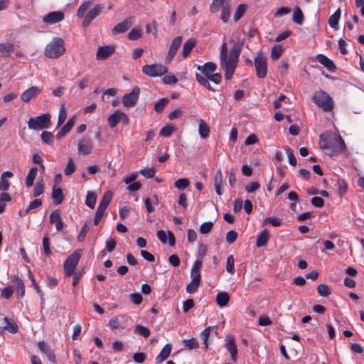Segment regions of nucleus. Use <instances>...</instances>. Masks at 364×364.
Returning <instances> with one entry per match:
<instances>
[{"mask_svg": "<svg viewBox=\"0 0 364 364\" xmlns=\"http://www.w3.org/2000/svg\"><path fill=\"white\" fill-rule=\"evenodd\" d=\"M90 1H84L77 11V16L84 18L82 22L84 27L90 26L92 21L101 13L102 6L100 4H97L85 14V12L90 9Z\"/></svg>", "mask_w": 364, "mask_h": 364, "instance_id": "nucleus-3", "label": "nucleus"}, {"mask_svg": "<svg viewBox=\"0 0 364 364\" xmlns=\"http://www.w3.org/2000/svg\"><path fill=\"white\" fill-rule=\"evenodd\" d=\"M43 252L45 255L50 257L52 254L50 249V240L48 236H45L42 241Z\"/></svg>", "mask_w": 364, "mask_h": 364, "instance_id": "nucleus-48", "label": "nucleus"}, {"mask_svg": "<svg viewBox=\"0 0 364 364\" xmlns=\"http://www.w3.org/2000/svg\"><path fill=\"white\" fill-rule=\"evenodd\" d=\"M171 351V346L170 344H166L161 349L159 354L156 356V361L158 363H162L169 356Z\"/></svg>", "mask_w": 364, "mask_h": 364, "instance_id": "nucleus-29", "label": "nucleus"}, {"mask_svg": "<svg viewBox=\"0 0 364 364\" xmlns=\"http://www.w3.org/2000/svg\"><path fill=\"white\" fill-rule=\"evenodd\" d=\"M337 185L338 194L341 197L347 191L348 185L345 181H338Z\"/></svg>", "mask_w": 364, "mask_h": 364, "instance_id": "nucleus-64", "label": "nucleus"}, {"mask_svg": "<svg viewBox=\"0 0 364 364\" xmlns=\"http://www.w3.org/2000/svg\"><path fill=\"white\" fill-rule=\"evenodd\" d=\"M129 318L125 315H118L110 318L108 326L112 331L123 330L127 326Z\"/></svg>", "mask_w": 364, "mask_h": 364, "instance_id": "nucleus-10", "label": "nucleus"}, {"mask_svg": "<svg viewBox=\"0 0 364 364\" xmlns=\"http://www.w3.org/2000/svg\"><path fill=\"white\" fill-rule=\"evenodd\" d=\"M41 138L43 141L48 145H52L53 143L54 136L53 134L48 131H43L41 134Z\"/></svg>", "mask_w": 364, "mask_h": 364, "instance_id": "nucleus-47", "label": "nucleus"}, {"mask_svg": "<svg viewBox=\"0 0 364 364\" xmlns=\"http://www.w3.org/2000/svg\"><path fill=\"white\" fill-rule=\"evenodd\" d=\"M92 140L87 137H83L77 142V152L79 154L88 155L92 152Z\"/></svg>", "mask_w": 364, "mask_h": 364, "instance_id": "nucleus-12", "label": "nucleus"}, {"mask_svg": "<svg viewBox=\"0 0 364 364\" xmlns=\"http://www.w3.org/2000/svg\"><path fill=\"white\" fill-rule=\"evenodd\" d=\"M158 201L157 196H154V200H152L149 198H146L144 199V203L146 206V209L148 213H152L154 211V208L153 206V204H156Z\"/></svg>", "mask_w": 364, "mask_h": 364, "instance_id": "nucleus-52", "label": "nucleus"}, {"mask_svg": "<svg viewBox=\"0 0 364 364\" xmlns=\"http://www.w3.org/2000/svg\"><path fill=\"white\" fill-rule=\"evenodd\" d=\"M316 60L329 71L333 72L336 70V66L333 62L326 55L318 54L316 55Z\"/></svg>", "mask_w": 364, "mask_h": 364, "instance_id": "nucleus-23", "label": "nucleus"}, {"mask_svg": "<svg viewBox=\"0 0 364 364\" xmlns=\"http://www.w3.org/2000/svg\"><path fill=\"white\" fill-rule=\"evenodd\" d=\"M75 170V166L73 163L72 158H68V164L64 169V173L66 176L71 175Z\"/></svg>", "mask_w": 364, "mask_h": 364, "instance_id": "nucleus-57", "label": "nucleus"}, {"mask_svg": "<svg viewBox=\"0 0 364 364\" xmlns=\"http://www.w3.org/2000/svg\"><path fill=\"white\" fill-rule=\"evenodd\" d=\"M42 205V200L41 199H35L31 201L27 208L25 210V214L28 213L30 211L39 208Z\"/></svg>", "mask_w": 364, "mask_h": 364, "instance_id": "nucleus-58", "label": "nucleus"}, {"mask_svg": "<svg viewBox=\"0 0 364 364\" xmlns=\"http://www.w3.org/2000/svg\"><path fill=\"white\" fill-rule=\"evenodd\" d=\"M269 237L267 230H262L257 239V246L259 247L264 246L267 243Z\"/></svg>", "mask_w": 364, "mask_h": 364, "instance_id": "nucleus-36", "label": "nucleus"}, {"mask_svg": "<svg viewBox=\"0 0 364 364\" xmlns=\"http://www.w3.org/2000/svg\"><path fill=\"white\" fill-rule=\"evenodd\" d=\"M319 146L330 156L343 153L346 149L344 140L340 135L329 132H324L320 135Z\"/></svg>", "mask_w": 364, "mask_h": 364, "instance_id": "nucleus-1", "label": "nucleus"}, {"mask_svg": "<svg viewBox=\"0 0 364 364\" xmlns=\"http://www.w3.org/2000/svg\"><path fill=\"white\" fill-rule=\"evenodd\" d=\"M121 112L120 110L117 109L108 117L107 122L111 128L115 127L120 121Z\"/></svg>", "mask_w": 364, "mask_h": 364, "instance_id": "nucleus-30", "label": "nucleus"}, {"mask_svg": "<svg viewBox=\"0 0 364 364\" xmlns=\"http://www.w3.org/2000/svg\"><path fill=\"white\" fill-rule=\"evenodd\" d=\"M230 4H226L225 7H224V8H223V9H221V20L224 23H227L230 19Z\"/></svg>", "mask_w": 364, "mask_h": 364, "instance_id": "nucleus-51", "label": "nucleus"}, {"mask_svg": "<svg viewBox=\"0 0 364 364\" xmlns=\"http://www.w3.org/2000/svg\"><path fill=\"white\" fill-rule=\"evenodd\" d=\"M97 195L95 192L88 191L86 196L85 204L90 208H94L96 203Z\"/></svg>", "mask_w": 364, "mask_h": 364, "instance_id": "nucleus-41", "label": "nucleus"}, {"mask_svg": "<svg viewBox=\"0 0 364 364\" xmlns=\"http://www.w3.org/2000/svg\"><path fill=\"white\" fill-rule=\"evenodd\" d=\"M38 348L41 352H43L46 356L48 360L51 363H55V355L50 350V346L44 341H40L38 343Z\"/></svg>", "mask_w": 364, "mask_h": 364, "instance_id": "nucleus-22", "label": "nucleus"}, {"mask_svg": "<svg viewBox=\"0 0 364 364\" xmlns=\"http://www.w3.org/2000/svg\"><path fill=\"white\" fill-rule=\"evenodd\" d=\"M51 116L48 113L30 117L27 122L29 129L38 131L48 129L50 126Z\"/></svg>", "mask_w": 364, "mask_h": 364, "instance_id": "nucleus-6", "label": "nucleus"}, {"mask_svg": "<svg viewBox=\"0 0 364 364\" xmlns=\"http://www.w3.org/2000/svg\"><path fill=\"white\" fill-rule=\"evenodd\" d=\"M183 343L188 350L198 349L199 348V344L196 338L184 339Z\"/></svg>", "mask_w": 364, "mask_h": 364, "instance_id": "nucleus-44", "label": "nucleus"}, {"mask_svg": "<svg viewBox=\"0 0 364 364\" xmlns=\"http://www.w3.org/2000/svg\"><path fill=\"white\" fill-rule=\"evenodd\" d=\"M52 198L54 200L55 204L59 205L60 204L64 198L63 193L61 188H53L52 191Z\"/></svg>", "mask_w": 364, "mask_h": 364, "instance_id": "nucleus-38", "label": "nucleus"}, {"mask_svg": "<svg viewBox=\"0 0 364 364\" xmlns=\"http://www.w3.org/2000/svg\"><path fill=\"white\" fill-rule=\"evenodd\" d=\"M182 41L183 38L181 36H177L173 40L167 53V60L169 62L171 61L173 57L175 56L178 48L181 46L182 43Z\"/></svg>", "mask_w": 364, "mask_h": 364, "instance_id": "nucleus-19", "label": "nucleus"}, {"mask_svg": "<svg viewBox=\"0 0 364 364\" xmlns=\"http://www.w3.org/2000/svg\"><path fill=\"white\" fill-rule=\"evenodd\" d=\"M228 54L227 45L225 43H223L221 46V49H220V66L224 71H225V64L224 63H225V62H228Z\"/></svg>", "mask_w": 364, "mask_h": 364, "instance_id": "nucleus-37", "label": "nucleus"}, {"mask_svg": "<svg viewBox=\"0 0 364 364\" xmlns=\"http://www.w3.org/2000/svg\"><path fill=\"white\" fill-rule=\"evenodd\" d=\"M67 118V112L65 106L63 105L59 110L57 127H59L60 125L63 124Z\"/></svg>", "mask_w": 364, "mask_h": 364, "instance_id": "nucleus-49", "label": "nucleus"}, {"mask_svg": "<svg viewBox=\"0 0 364 364\" xmlns=\"http://www.w3.org/2000/svg\"><path fill=\"white\" fill-rule=\"evenodd\" d=\"M134 331L144 338L149 337L150 335V331L148 328L143 326L141 325H136L134 328Z\"/></svg>", "mask_w": 364, "mask_h": 364, "instance_id": "nucleus-56", "label": "nucleus"}, {"mask_svg": "<svg viewBox=\"0 0 364 364\" xmlns=\"http://www.w3.org/2000/svg\"><path fill=\"white\" fill-rule=\"evenodd\" d=\"M142 72L151 77H160L167 73V68L162 64L145 65L142 67Z\"/></svg>", "mask_w": 364, "mask_h": 364, "instance_id": "nucleus-9", "label": "nucleus"}, {"mask_svg": "<svg viewBox=\"0 0 364 364\" xmlns=\"http://www.w3.org/2000/svg\"><path fill=\"white\" fill-rule=\"evenodd\" d=\"M141 36V31L138 28H133L128 34V38L131 41L139 39Z\"/></svg>", "mask_w": 364, "mask_h": 364, "instance_id": "nucleus-60", "label": "nucleus"}, {"mask_svg": "<svg viewBox=\"0 0 364 364\" xmlns=\"http://www.w3.org/2000/svg\"><path fill=\"white\" fill-rule=\"evenodd\" d=\"M65 52L64 41L55 37L45 48L44 55L50 59H57Z\"/></svg>", "mask_w": 364, "mask_h": 364, "instance_id": "nucleus-4", "label": "nucleus"}, {"mask_svg": "<svg viewBox=\"0 0 364 364\" xmlns=\"http://www.w3.org/2000/svg\"><path fill=\"white\" fill-rule=\"evenodd\" d=\"M196 69L198 71L201 72L203 75L205 77L210 76L217 69L216 64L213 62H208L202 65H196Z\"/></svg>", "mask_w": 364, "mask_h": 364, "instance_id": "nucleus-18", "label": "nucleus"}, {"mask_svg": "<svg viewBox=\"0 0 364 364\" xmlns=\"http://www.w3.org/2000/svg\"><path fill=\"white\" fill-rule=\"evenodd\" d=\"M212 332H214L215 333H217L215 326H208L202 331L200 336L203 343H205V341L208 342L210 334Z\"/></svg>", "mask_w": 364, "mask_h": 364, "instance_id": "nucleus-43", "label": "nucleus"}, {"mask_svg": "<svg viewBox=\"0 0 364 364\" xmlns=\"http://www.w3.org/2000/svg\"><path fill=\"white\" fill-rule=\"evenodd\" d=\"M231 42L234 43V45L230 50L228 62L224 63L225 77L227 80H230L232 77L239 60V56L244 45V42L242 41L234 42L233 40H231Z\"/></svg>", "mask_w": 364, "mask_h": 364, "instance_id": "nucleus-2", "label": "nucleus"}, {"mask_svg": "<svg viewBox=\"0 0 364 364\" xmlns=\"http://www.w3.org/2000/svg\"><path fill=\"white\" fill-rule=\"evenodd\" d=\"M44 191V183L42 178L38 179L35 184V186L33 188V196L38 197L41 196Z\"/></svg>", "mask_w": 364, "mask_h": 364, "instance_id": "nucleus-42", "label": "nucleus"}, {"mask_svg": "<svg viewBox=\"0 0 364 364\" xmlns=\"http://www.w3.org/2000/svg\"><path fill=\"white\" fill-rule=\"evenodd\" d=\"M50 222L51 223H55V228L57 230H60L64 226L60 215L58 210L53 211L50 213Z\"/></svg>", "mask_w": 364, "mask_h": 364, "instance_id": "nucleus-26", "label": "nucleus"}, {"mask_svg": "<svg viewBox=\"0 0 364 364\" xmlns=\"http://www.w3.org/2000/svg\"><path fill=\"white\" fill-rule=\"evenodd\" d=\"M196 41L191 38L187 40L183 46V57L186 58L196 46Z\"/></svg>", "mask_w": 364, "mask_h": 364, "instance_id": "nucleus-35", "label": "nucleus"}, {"mask_svg": "<svg viewBox=\"0 0 364 364\" xmlns=\"http://www.w3.org/2000/svg\"><path fill=\"white\" fill-rule=\"evenodd\" d=\"M132 25V18H128L124 21L117 23L112 30L114 35L123 33L127 31Z\"/></svg>", "mask_w": 364, "mask_h": 364, "instance_id": "nucleus-17", "label": "nucleus"}, {"mask_svg": "<svg viewBox=\"0 0 364 364\" xmlns=\"http://www.w3.org/2000/svg\"><path fill=\"white\" fill-rule=\"evenodd\" d=\"M112 194L110 191H107L102 196L97 208L105 210L109 205Z\"/></svg>", "mask_w": 364, "mask_h": 364, "instance_id": "nucleus-34", "label": "nucleus"}, {"mask_svg": "<svg viewBox=\"0 0 364 364\" xmlns=\"http://www.w3.org/2000/svg\"><path fill=\"white\" fill-rule=\"evenodd\" d=\"M293 21L296 24L301 25L304 22V16L299 6H296L293 12Z\"/></svg>", "mask_w": 364, "mask_h": 364, "instance_id": "nucleus-40", "label": "nucleus"}, {"mask_svg": "<svg viewBox=\"0 0 364 364\" xmlns=\"http://www.w3.org/2000/svg\"><path fill=\"white\" fill-rule=\"evenodd\" d=\"M196 80L203 86L206 87L208 90L212 92H215V90L210 86L209 83V79L207 77L203 76L201 74L196 73Z\"/></svg>", "mask_w": 364, "mask_h": 364, "instance_id": "nucleus-39", "label": "nucleus"}, {"mask_svg": "<svg viewBox=\"0 0 364 364\" xmlns=\"http://www.w3.org/2000/svg\"><path fill=\"white\" fill-rule=\"evenodd\" d=\"M230 296L226 291H221L218 293L216 296V302L220 307L225 306L229 302Z\"/></svg>", "mask_w": 364, "mask_h": 364, "instance_id": "nucleus-31", "label": "nucleus"}, {"mask_svg": "<svg viewBox=\"0 0 364 364\" xmlns=\"http://www.w3.org/2000/svg\"><path fill=\"white\" fill-rule=\"evenodd\" d=\"M140 173L147 178H153L156 173L154 168H143L140 170Z\"/></svg>", "mask_w": 364, "mask_h": 364, "instance_id": "nucleus-61", "label": "nucleus"}, {"mask_svg": "<svg viewBox=\"0 0 364 364\" xmlns=\"http://www.w3.org/2000/svg\"><path fill=\"white\" fill-rule=\"evenodd\" d=\"M41 89L36 86H33L25 90L21 95V100L23 102H28L31 99L34 98L38 93L41 92Z\"/></svg>", "mask_w": 364, "mask_h": 364, "instance_id": "nucleus-20", "label": "nucleus"}, {"mask_svg": "<svg viewBox=\"0 0 364 364\" xmlns=\"http://www.w3.org/2000/svg\"><path fill=\"white\" fill-rule=\"evenodd\" d=\"M200 281L191 279V282L189 284H188L186 286V291L188 294H192V293L195 292L198 289V288L200 285Z\"/></svg>", "mask_w": 364, "mask_h": 364, "instance_id": "nucleus-50", "label": "nucleus"}, {"mask_svg": "<svg viewBox=\"0 0 364 364\" xmlns=\"http://www.w3.org/2000/svg\"><path fill=\"white\" fill-rule=\"evenodd\" d=\"M213 225V224L210 221L203 223L200 227V233H202V234L208 233L211 230Z\"/></svg>", "mask_w": 364, "mask_h": 364, "instance_id": "nucleus-63", "label": "nucleus"}, {"mask_svg": "<svg viewBox=\"0 0 364 364\" xmlns=\"http://www.w3.org/2000/svg\"><path fill=\"white\" fill-rule=\"evenodd\" d=\"M176 128L171 125L168 124L164 126L160 131V135L162 136L168 137L172 134V133L175 131Z\"/></svg>", "mask_w": 364, "mask_h": 364, "instance_id": "nucleus-54", "label": "nucleus"}, {"mask_svg": "<svg viewBox=\"0 0 364 364\" xmlns=\"http://www.w3.org/2000/svg\"><path fill=\"white\" fill-rule=\"evenodd\" d=\"M341 9H338L328 18L329 26L334 29L338 28V24L341 18Z\"/></svg>", "mask_w": 364, "mask_h": 364, "instance_id": "nucleus-32", "label": "nucleus"}, {"mask_svg": "<svg viewBox=\"0 0 364 364\" xmlns=\"http://www.w3.org/2000/svg\"><path fill=\"white\" fill-rule=\"evenodd\" d=\"M230 0H213L210 6V11L212 14L218 12L220 9L225 7L226 4H230Z\"/></svg>", "mask_w": 364, "mask_h": 364, "instance_id": "nucleus-27", "label": "nucleus"}, {"mask_svg": "<svg viewBox=\"0 0 364 364\" xmlns=\"http://www.w3.org/2000/svg\"><path fill=\"white\" fill-rule=\"evenodd\" d=\"M283 50L284 48L281 45L273 46L271 50V58L273 60H277L281 56Z\"/></svg>", "mask_w": 364, "mask_h": 364, "instance_id": "nucleus-46", "label": "nucleus"}, {"mask_svg": "<svg viewBox=\"0 0 364 364\" xmlns=\"http://www.w3.org/2000/svg\"><path fill=\"white\" fill-rule=\"evenodd\" d=\"M115 46L107 45L99 47L96 53L97 60H105L111 56L115 50Z\"/></svg>", "mask_w": 364, "mask_h": 364, "instance_id": "nucleus-14", "label": "nucleus"}, {"mask_svg": "<svg viewBox=\"0 0 364 364\" xmlns=\"http://www.w3.org/2000/svg\"><path fill=\"white\" fill-rule=\"evenodd\" d=\"M225 346L228 351L230 353L232 360L234 362L237 361V348L235 343V338L232 336L229 335L225 338Z\"/></svg>", "mask_w": 364, "mask_h": 364, "instance_id": "nucleus-16", "label": "nucleus"}, {"mask_svg": "<svg viewBox=\"0 0 364 364\" xmlns=\"http://www.w3.org/2000/svg\"><path fill=\"white\" fill-rule=\"evenodd\" d=\"M235 259L232 255H229L227 259L226 264V270L230 274H233L235 272Z\"/></svg>", "mask_w": 364, "mask_h": 364, "instance_id": "nucleus-59", "label": "nucleus"}, {"mask_svg": "<svg viewBox=\"0 0 364 364\" xmlns=\"http://www.w3.org/2000/svg\"><path fill=\"white\" fill-rule=\"evenodd\" d=\"M256 75L259 78H264L267 75V58L258 53L254 58Z\"/></svg>", "mask_w": 364, "mask_h": 364, "instance_id": "nucleus-8", "label": "nucleus"}, {"mask_svg": "<svg viewBox=\"0 0 364 364\" xmlns=\"http://www.w3.org/2000/svg\"><path fill=\"white\" fill-rule=\"evenodd\" d=\"M75 122V117L70 118L69 120L66 122L65 125H63L61 129L57 133L55 137L58 140L62 139L64 136H65L73 127Z\"/></svg>", "mask_w": 364, "mask_h": 364, "instance_id": "nucleus-21", "label": "nucleus"}, {"mask_svg": "<svg viewBox=\"0 0 364 364\" xmlns=\"http://www.w3.org/2000/svg\"><path fill=\"white\" fill-rule=\"evenodd\" d=\"M167 102H168V100L166 98L161 99L159 101H158L154 105V110L156 112H161L164 109V107L166 105Z\"/></svg>", "mask_w": 364, "mask_h": 364, "instance_id": "nucleus-62", "label": "nucleus"}, {"mask_svg": "<svg viewBox=\"0 0 364 364\" xmlns=\"http://www.w3.org/2000/svg\"><path fill=\"white\" fill-rule=\"evenodd\" d=\"M0 328L6 330L11 333H15L18 331V327L12 318L8 317H1Z\"/></svg>", "mask_w": 364, "mask_h": 364, "instance_id": "nucleus-15", "label": "nucleus"}, {"mask_svg": "<svg viewBox=\"0 0 364 364\" xmlns=\"http://www.w3.org/2000/svg\"><path fill=\"white\" fill-rule=\"evenodd\" d=\"M140 89L139 87H134L132 92L125 94L122 97V104L126 107H134L139 99Z\"/></svg>", "mask_w": 364, "mask_h": 364, "instance_id": "nucleus-11", "label": "nucleus"}, {"mask_svg": "<svg viewBox=\"0 0 364 364\" xmlns=\"http://www.w3.org/2000/svg\"><path fill=\"white\" fill-rule=\"evenodd\" d=\"M38 168L36 167H32L30 168L26 178V186L30 188L33 185L34 180L36 177Z\"/></svg>", "mask_w": 364, "mask_h": 364, "instance_id": "nucleus-33", "label": "nucleus"}, {"mask_svg": "<svg viewBox=\"0 0 364 364\" xmlns=\"http://www.w3.org/2000/svg\"><path fill=\"white\" fill-rule=\"evenodd\" d=\"M317 291L320 296L324 297L328 296L331 293V288L328 285L323 284H321L317 287Z\"/></svg>", "mask_w": 364, "mask_h": 364, "instance_id": "nucleus-45", "label": "nucleus"}, {"mask_svg": "<svg viewBox=\"0 0 364 364\" xmlns=\"http://www.w3.org/2000/svg\"><path fill=\"white\" fill-rule=\"evenodd\" d=\"M174 186L179 190H184L189 186V181L188 178H179L175 181Z\"/></svg>", "mask_w": 364, "mask_h": 364, "instance_id": "nucleus-55", "label": "nucleus"}, {"mask_svg": "<svg viewBox=\"0 0 364 364\" xmlns=\"http://www.w3.org/2000/svg\"><path fill=\"white\" fill-rule=\"evenodd\" d=\"M313 102L324 112H329L333 109L334 107L333 101L329 94L323 91L318 90L315 92L312 97Z\"/></svg>", "mask_w": 364, "mask_h": 364, "instance_id": "nucleus-5", "label": "nucleus"}, {"mask_svg": "<svg viewBox=\"0 0 364 364\" xmlns=\"http://www.w3.org/2000/svg\"><path fill=\"white\" fill-rule=\"evenodd\" d=\"M246 11V6L245 4H240L235 13L234 15V21L235 22L238 21L242 16L244 15L245 12Z\"/></svg>", "mask_w": 364, "mask_h": 364, "instance_id": "nucleus-53", "label": "nucleus"}, {"mask_svg": "<svg viewBox=\"0 0 364 364\" xmlns=\"http://www.w3.org/2000/svg\"><path fill=\"white\" fill-rule=\"evenodd\" d=\"M64 16V13L60 11H52L45 15L42 21L47 24H54L62 21Z\"/></svg>", "mask_w": 364, "mask_h": 364, "instance_id": "nucleus-13", "label": "nucleus"}, {"mask_svg": "<svg viewBox=\"0 0 364 364\" xmlns=\"http://www.w3.org/2000/svg\"><path fill=\"white\" fill-rule=\"evenodd\" d=\"M202 267V262L199 259H197L193 263L191 270V279H195L198 281H200L201 277L200 273V269Z\"/></svg>", "mask_w": 364, "mask_h": 364, "instance_id": "nucleus-25", "label": "nucleus"}, {"mask_svg": "<svg viewBox=\"0 0 364 364\" xmlns=\"http://www.w3.org/2000/svg\"><path fill=\"white\" fill-rule=\"evenodd\" d=\"M198 133L202 139H206L210 134V128L205 121L203 119L198 120Z\"/></svg>", "mask_w": 364, "mask_h": 364, "instance_id": "nucleus-28", "label": "nucleus"}, {"mask_svg": "<svg viewBox=\"0 0 364 364\" xmlns=\"http://www.w3.org/2000/svg\"><path fill=\"white\" fill-rule=\"evenodd\" d=\"M14 51V45L11 43H0V57L3 58H9Z\"/></svg>", "mask_w": 364, "mask_h": 364, "instance_id": "nucleus-24", "label": "nucleus"}, {"mask_svg": "<svg viewBox=\"0 0 364 364\" xmlns=\"http://www.w3.org/2000/svg\"><path fill=\"white\" fill-rule=\"evenodd\" d=\"M82 254L81 250H77L73 252L65 261L63 268L67 277L74 274V271L79 262Z\"/></svg>", "mask_w": 364, "mask_h": 364, "instance_id": "nucleus-7", "label": "nucleus"}]
</instances>
